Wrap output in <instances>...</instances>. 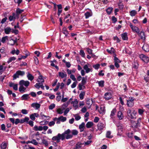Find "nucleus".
Masks as SVG:
<instances>
[{"label":"nucleus","instance_id":"423d86ee","mask_svg":"<svg viewBox=\"0 0 149 149\" xmlns=\"http://www.w3.org/2000/svg\"><path fill=\"white\" fill-rule=\"evenodd\" d=\"M133 101L134 99L133 97H129V100H127V106L130 107H133L134 105Z\"/></svg>","mask_w":149,"mask_h":149},{"label":"nucleus","instance_id":"6e6552de","mask_svg":"<svg viewBox=\"0 0 149 149\" xmlns=\"http://www.w3.org/2000/svg\"><path fill=\"white\" fill-rule=\"evenodd\" d=\"M84 69L85 70L86 73H88L90 72H92L93 71V69L92 68H88V65H85L83 67Z\"/></svg>","mask_w":149,"mask_h":149},{"label":"nucleus","instance_id":"393cba45","mask_svg":"<svg viewBox=\"0 0 149 149\" xmlns=\"http://www.w3.org/2000/svg\"><path fill=\"white\" fill-rule=\"evenodd\" d=\"M116 112V109L115 108L113 109L111 112V113L110 115V117L111 118H113V116L115 115Z\"/></svg>","mask_w":149,"mask_h":149},{"label":"nucleus","instance_id":"09e8293b","mask_svg":"<svg viewBox=\"0 0 149 149\" xmlns=\"http://www.w3.org/2000/svg\"><path fill=\"white\" fill-rule=\"evenodd\" d=\"M80 54L83 57L85 56V54L83 50H81L80 51Z\"/></svg>","mask_w":149,"mask_h":149},{"label":"nucleus","instance_id":"bb28decb","mask_svg":"<svg viewBox=\"0 0 149 149\" xmlns=\"http://www.w3.org/2000/svg\"><path fill=\"white\" fill-rule=\"evenodd\" d=\"M104 81L103 80H101L100 81H97L96 83L98 84L99 86L101 88H102L104 86Z\"/></svg>","mask_w":149,"mask_h":149},{"label":"nucleus","instance_id":"0eeeda50","mask_svg":"<svg viewBox=\"0 0 149 149\" xmlns=\"http://www.w3.org/2000/svg\"><path fill=\"white\" fill-rule=\"evenodd\" d=\"M30 84V82L28 81H25L23 80L20 81L19 82V84L20 86H24L26 87H28Z\"/></svg>","mask_w":149,"mask_h":149},{"label":"nucleus","instance_id":"c9c22d12","mask_svg":"<svg viewBox=\"0 0 149 149\" xmlns=\"http://www.w3.org/2000/svg\"><path fill=\"white\" fill-rule=\"evenodd\" d=\"M24 11V10L23 9H21L19 8H17L16 10V13L17 15H19L22 13Z\"/></svg>","mask_w":149,"mask_h":149},{"label":"nucleus","instance_id":"774afa93","mask_svg":"<svg viewBox=\"0 0 149 149\" xmlns=\"http://www.w3.org/2000/svg\"><path fill=\"white\" fill-rule=\"evenodd\" d=\"M70 109L68 108H67L64 112V115H65L69 111Z\"/></svg>","mask_w":149,"mask_h":149},{"label":"nucleus","instance_id":"5fc2aeb1","mask_svg":"<svg viewBox=\"0 0 149 149\" xmlns=\"http://www.w3.org/2000/svg\"><path fill=\"white\" fill-rule=\"evenodd\" d=\"M144 79L146 82H148L149 81V76L148 75L147 76H145L144 77Z\"/></svg>","mask_w":149,"mask_h":149},{"label":"nucleus","instance_id":"2f4dec72","mask_svg":"<svg viewBox=\"0 0 149 149\" xmlns=\"http://www.w3.org/2000/svg\"><path fill=\"white\" fill-rule=\"evenodd\" d=\"M7 145L6 143L3 142L1 145V149H6Z\"/></svg>","mask_w":149,"mask_h":149},{"label":"nucleus","instance_id":"e2e57ef3","mask_svg":"<svg viewBox=\"0 0 149 149\" xmlns=\"http://www.w3.org/2000/svg\"><path fill=\"white\" fill-rule=\"evenodd\" d=\"M34 122L32 120H30L27 123H28L31 127H33V126Z\"/></svg>","mask_w":149,"mask_h":149},{"label":"nucleus","instance_id":"2eb2a0df","mask_svg":"<svg viewBox=\"0 0 149 149\" xmlns=\"http://www.w3.org/2000/svg\"><path fill=\"white\" fill-rule=\"evenodd\" d=\"M141 121V119L140 118H139L137 120L136 123V122L135 121H133V122H134V123H135V125H134V126L135 128H137L138 127L140 126V122Z\"/></svg>","mask_w":149,"mask_h":149},{"label":"nucleus","instance_id":"4c0bfd02","mask_svg":"<svg viewBox=\"0 0 149 149\" xmlns=\"http://www.w3.org/2000/svg\"><path fill=\"white\" fill-rule=\"evenodd\" d=\"M11 29L10 27H7L4 29L5 33L6 34H8L11 31Z\"/></svg>","mask_w":149,"mask_h":149},{"label":"nucleus","instance_id":"4468645a","mask_svg":"<svg viewBox=\"0 0 149 149\" xmlns=\"http://www.w3.org/2000/svg\"><path fill=\"white\" fill-rule=\"evenodd\" d=\"M31 106L35 109H38L40 107V104L37 103H34L31 104Z\"/></svg>","mask_w":149,"mask_h":149},{"label":"nucleus","instance_id":"c03bdc74","mask_svg":"<svg viewBox=\"0 0 149 149\" xmlns=\"http://www.w3.org/2000/svg\"><path fill=\"white\" fill-rule=\"evenodd\" d=\"M85 95V93L84 92H81V93L79 95V97L80 99L81 100H83L84 98V96Z\"/></svg>","mask_w":149,"mask_h":149},{"label":"nucleus","instance_id":"c756f323","mask_svg":"<svg viewBox=\"0 0 149 149\" xmlns=\"http://www.w3.org/2000/svg\"><path fill=\"white\" fill-rule=\"evenodd\" d=\"M62 31L63 33L65 35V36L66 37L68 36V33L67 30V28L66 27H64L63 28Z\"/></svg>","mask_w":149,"mask_h":149},{"label":"nucleus","instance_id":"6ab92c4d","mask_svg":"<svg viewBox=\"0 0 149 149\" xmlns=\"http://www.w3.org/2000/svg\"><path fill=\"white\" fill-rule=\"evenodd\" d=\"M84 144L80 142H78L76 145L73 148V149H79L81 147V146Z\"/></svg>","mask_w":149,"mask_h":149},{"label":"nucleus","instance_id":"72a5a7b5","mask_svg":"<svg viewBox=\"0 0 149 149\" xmlns=\"http://www.w3.org/2000/svg\"><path fill=\"white\" fill-rule=\"evenodd\" d=\"M29 94H25L22 95V100H27L29 97Z\"/></svg>","mask_w":149,"mask_h":149},{"label":"nucleus","instance_id":"aec40b11","mask_svg":"<svg viewBox=\"0 0 149 149\" xmlns=\"http://www.w3.org/2000/svg\"><path fill=\"white\" fill-rule=\"evenodd\" d=\"M58 74V76L61 77V78H66L67 74L65 72L64 73L63 72H59Z\"/></svg>","mask_w":149,"mask_h":149},{"label":"nucleus","instance_id":"37998d69","mask_svg":"<svg viewBox=\"0 0 149 149\" xmlns=\"http://www.w3.org/2000/svg\"><path fill=\"white\" fill-rule=\"evenodd\" d=\"M85 15L86 19L90 17L92 15L90 13L88 12H87L85 13Z\"/></svg>","mask_w":149,"mask_h":149},{"label":"nucleus","instance_id":"39448f33","mask_svg":"<svg viewBox=\"0 0 149 149\" xmlns=\"http://www.w3.org/2000/svg\"><path fill=\"white\" fill-rule=\"evenodd\" d=\"M106 124L105 123H103L100 122L98 123L97 125L98 129L99 130H102L105 129Z\"/></svg>","mask_w":149,"mask_h":149},{"label":"nucleus","instance_id":"dca6fc26","mask_svg":"<svg viewBox=\"0 0 149 149\" xmlns=\"http://www.w3.org/2000/svg\"><path fill=\"white\" fill-rule=\"evenodd\" d=\"M138 34L139 35V36L140 37V38L141 39H142L143 40H144L145 39L146 37L145 36V35L143 31H141L139 33H138Z\"/></svg>","mask_w":149,"mask_h":149},{"label":"nucleus","instance_id":"9d476101","mask_svg":"<svg viewBox=\"0 0 149 149\" xmlns=\"http://www.w3.org/2000/svg\"><path fill=\"white\" fill-rule=\"evenodd\" d=\"M117 127H118V131L117 135L120 136L122 134L123 128L121 124H119L118 125H117Z\"/></svg>","mask_w":149,"mask_h":149},{"label":"nucleus","instance_id":"603ef678","mask_svg":"<svg viewBox=\"0 0 149 149\" xmlns=\"http://www.w3.org/2000/svg\"><path fill=\"white\" fill-rule=\"evenodd\" d=\"M77 83V81H75L71 85V87L72 88H74L76 87V85Z\"/></svg>","mask_w":149,"mask_h":149},{"label":"nucleus","instance_id":"c85d7f7f","mask_svg":"<svg viewBox=\"0 0 149 149\" xmlns=\"http://www.w3.org/2000/svg\"><path fill=\"white\" fill-rule=\"evenodd\" d=\"M113 10V8L112 7H109L106 9V11L108 15H110L112 11Z\"/></svg>","mask_w":149,"mask_h":149},{"label":"nucleus","instance_id":"052dcab7","mask_svg":"<svg viewBox=\"0 0 149 149\" xmlns=\"http://www.w3.org/2000/svg\"><path fill=\"white\" fill-rule=\"evenodd\" d=\"M63 110H62L61 109L59 108L57 110V111L58 113L59 114H62L63 112Z\"/></svg>","mask_w":149,"mask_h":149},{"label":"nucleus","instance_id":"69168bd1","mask_svg":"<svg viewBox=\"0 0 149 149\" xmlns=\"http://www.w3.org/2000/svg\"><path fill=\"white\" fill-rule=\"evenodd\" d=\"M22 1V0H14L15 2L19 5Z\"/></svg>","mask_w":149,"mask_h":149},{"label":"nucleus","instance_id":"49530a36","mask_svg":"<svg viewBox=\"0 0 149 149\" xmlns=\"http://www.w3.org/2000/svg\"><path fill=\"white\" fill-rule=\"evenodd\" d=\"M78 131L77 130H73L72 131V135H77L78 134Z\"/></svg>","mask_w":149,"mask_h":149},{"label":"nucleus","instance_id":"a19ab883","mask_svg":"<svg viewBox=\"0 0 149 149\" xmlns=\"http://www.w3.org/2000/svg\"><path fill=\"white\" fill-rule=\"evenodd\" d=\"M0 52L3 54H6V51L5 47H2L1 49L0 50Z\"/></svg>","mask_w":149,"mask_h":149},{"label":"nucleus","instance_id":"4be33fe9","mask_svg":"<svg viewBox=\"0 0 149 149\" xmlns=\"http://www.w3.org/2000/svg\"><path fill=\"white\" fill-rule=\"evenodd\" d=\"M117 116L120 120H121L123 119L124 116L123 114L121 111H118L117 114Z\"/></svg>","mask_w":149,"mask_h":149},{"label":"nucleus","instance_id":"864d4df0","mask_svg":"<svg viewBox=\"0 0 149 149\" xmlns=\"http://www.w3.org/2000/svg\"><path fill=\"white\" fill-rule=\"evenodd\" d=\"M114 61L115 63H120L121 62V61H120L118 58L116 57H115L114 58Z\"/></svg>","mask_w":149,"mask_h":149},{"label":"nucleus","instance_id":"f704fd0d","mask_svg":"<svg viewBox=\"0 0 149 149\" xmlns=\"http://www.w3.org/2000/svg\"><path fill=\"white\" fill-rule=\"evenodd\" d=\"M130 15L132 16H135L137 14V12L135 10H133L130 12Z\"/></svg>","mask_w":149,"mask_h":149},{"label":"nucleus","instance_id":"13d9d810","mask_svg":"<svg viewBox=\"0 0 149 149\" xmlns=\"http://www.w3.org/2000/svg\"><path fill=\"white\" fill-rule=\"evenodd\" d=\"M70 78L74 81H77L76 80V78L73 74H71V75H70Z\"/></svg>","mask_w":149,"mask_h":149},{"label":"nucleus","instance_id":"b1692460","mask_svg":"<svg viewBox=\"0 0 149 149\" xmlns=\"http://www.w3.org/2000/svg\"><path fill=\"white\" fill-rule=\"evenodd\" d=\"M118 6L120 10H122L123 9L124 7V5L123 3H122V0H119L118 3Z\"/></svg>","mask_w":149,"mask_h":149},{"label":"nucleus","instance_id":"a18cd8bd","mask_svg":"<svg viewBox=\"0 0 149 149\" xmlns=\"http://www.w3.org/2000/svg\"><path fill=\"white\" fill-rule=\"evenodd\" d=\"M8 39V37L7 36H5L2 38L1 39V42L3 43H4Z\"/></svg>","mask_w":149,"mask_h":149},{"label":"nucleus","instance_id":"680f3d73","mask_svg":"<svg viewBox=\"0 0 149 149\" xmlns=\"http://www.w3.org/2000/svg\"><path fill=\"white\" fill-rule=\"evenodd\" d=\"M34 59L35 61V63L36 65L38 64H39V61L38 58L37 57L35 56L34 57Z\"/></svg>","mask_w":149,"mask_h":149},{"label":"nucleus","instance_id":"ea45409f","mask_svg":"<svg viewBox=\"0 0 149 149\" xmlns=\"http://www.w3.org/2000/svg\"><path fill=\"white\" fill-rule=\"evenodd\" d=\"M105 109L104 107H100V109L98 110V111L100 113L103 114L104 112Z\"/></svg>","mask_w":149,"mask_h":149},{"label":"nucleus","instance_id":"f257e3e1","mask_svg":"<svg viewBox=\"0 0 149 149\" xmlns=\"http://www.w3.org/2000/svg\"><path fill=\"white\" fill-rule=\"evenodd\" d=\"M68 133V131L64 132L62 134L58 133L56 136H53L52 139L53 141H56L57 142H60V139L63 140L65 138V134H67Z\"/></svg>","mask_w":149,"mask_h":149},{"label":"nucleus","instance_id":"1a4fd4ad","mask_svg":"<svg viewBox=\"0 0 149 149\" xmlns=\"http://www.w3.org/2000/svg\"><path fill=\"white\" fill-rule=\"evenodd\" d=\"M127 114L128 116L131 119H135L136 118L135 114L132 113V111L130 109H129L127 111Z\"/></svg>","mask_w":149,"mask_h":149},{"label":"nucleus","instance_id":"f03ea898","mask_svg":"<svg viewBox=\"0 0 149 149\" xmlns=\"http://www.w3.org/2000/svg\"><path fill=\"white\" fill-rule=\"evenodd\" d=\"M86 77L87 76H86L85 78L84 77H83L82 78L81 83L79 84L78 85V87L79 90H81L84 89L82 88V87H83L84 88H85V86L84 85L86 84Z\"/></svg>","mask_w":149,"mask_h":149},{"label":"nucleus","instance_id":"79ce46f5","mask_svg":"<svg viewBox=\"0 0 149 149\" xmlns=\"http://www.w3.org/2000/svg\"><path fill=\"white\" fill-rule=\"evenodd\" d=\"M111 132L110 131H108L106 133V137L109 138H112L113 136L111 135Z\"/></svg>","mask_w":149,"mask_h":149},{"label":"nucleus","instance_id":"473e14b6","mask_svg":"<svg viewBox=\"0 0 149 149\" xmlns=\"http://www.w3.org/2000/svg\"><path fill=\"white\" fill-rule=\"evenodd\" d=\"M26 90V88L22 86H20L19 88V91L22 93L24 92Z\"/></svg>","mask_w":149,"mask_h":149},{"label":"nucleus","instance_id":"a878e982","mask_svg":"<svg viewBox=\"0 0 149 149\" xmlns=\"http://www.w3.org/2000/svg\"><path fill=\"white\" fill-rule=\"evenodd\" d=\"M93 123L92 122H88L86 124V127L88 128H91L93 125Z\"/></svg>","mask_w":149,"mask_h":149},{"label":"nucleus","instance_id":"7c9ffc66","mask_svg":"<svg viewBox=\"0 0 149 149\" xmlns=\"http://www.w3.org/2000/svg\"><path fill=\"white\" fill-rule=\"evenodd\" d=\"M37 81L39 83H42L44 82V80L43 78L42 77V75H41L39 76L38 78L37 79Z\"/></svg>","mask_w":149,"mask_h":149},{"label":"nucleus","instance_id":"58836bf2","mask_svg":"<svg viewBox=\"0 0 149 149\" xmlns=\"http://www.w3.org/2000/svg\"><path fill=\"white\" fill-rule=\"evenodd\" d=\"M58 120H60L62 122H64L66 120V118L64 117L63 116H61L58 118Z\"/></svg>","mask_w":149,"mask_h":149},{"label":"nucleus","instance_id":"ddd939ff","mask_svg":"<svg viewBox=\"0 0 149 149\" xmlns=\"http://www.w3.org/2000/svg\"><path fill=\"white\" fill-rule=\"evenodd\" d=\"M130 26L132 30L138 33L139 32V29L138 27L136 26H133L131 23L130 24Z\"/></svg>","mask_w":149,"mask_h":149},{"label":"nucleus","instance_id":"4d7b16f0","mask_svg":"<svg viewBox=\"0 0 149 149\" xmlns=\"http://www.w3.org/2000/svg\"><path fill=\"white\" fill-rule=\"evenodd\" d=\"M77 102H75L72 101L71 102V104H73V106L75 108H77L78 107V106L77 105Z\"/></svg>","mask_w":149,"mask_h":149},{"label":"nucleus","instance_id":"e433bc0d","mask_svg":"<svg viewBox=\"0 0 149 149\" xmlns=\"http://www.w3.org/2000/svg\"><path fill=\"white\" fill-rule=\"evenodd\" d=\"M16 59L15 57L13 56L11 57L8 59V60L7 61V63H9L10 62H11L12 61H15Z\"/></svg>","mask_w":149,"mask_h":149},{"label":"nucleus","instance_id":"5701e85b","mask_svg":"<svg viewBox=\"0 0 149 149\" xmlns=\"http://www.w3.org/2000/svg\"><path fill=\"white\" fill-rule=\"evenodd\" d=\"M27 74V77L29 80L32 81L34 77L32 74L30 73L29 72H28Z\"/></svg>","mask_w":149,"mask_h":149},{"label":"nucleus","instance_id":"9b49d317","mask_svg":"<svg viewBox=\"0 0 149 149\" xmlns=\"http://www.w3.org/2000/svg\"><path fill=\"white\" fill-rule=\"evenodd\" d=\"M142 49L145 52H149V45L145 43L142 47Z\"/></svg>","mask_w":149,"mask_h":149},{"label":"nucleus","instance_id":"f3484780","mask_svg":"<svg viewBox=\"0 0 149 149\" xmlns=\"http://www.w3.org/2000/svg\"><path fill=\"white\" fill-rule=\"evenodd\" d=\"M111 95L110 93H106L104 94V98L106 100H108L111 98Z\"/></svg>","mask_w":149,"mask_h":149},{"label":"nucleus","instance_id":"6e6d98bb","mask_svg":"<svg viewBox=\"0 0 149 149\" xmlns=\"http://www.w3.org/2000/svg\"><path fill=\"white\" fill-rule=\"evenodd\" d=\"M31 143H32L35 145H38V143L36 140L35 139H33L31 141Z\"/></svg>","mask_w":149,"mask_h":149},{"label":"nucleus","instance_id":"412c9836","mask_svg":"<svg viewBox=\"0 0 149 149\" xmlns=\"http://www.w3.org/2000/svg\"><path fill=\"white\" fill-rule=\"evenodd\" d=\"M127 35V33L126 32L124 33L121 34V37L123 40H128V38Z\"/></svg>","mask_w":149,"mask_h":149},{"label":"nucleus","instance_id":"20e7f679","mask_svg":"<svg viewBox=\"0 0 149 149\" xmlns=\"http://www.w3.org/2000/svg\"><path fill=\"white\" fill-rule=\"evenodd\" d=\"M139 57L143 61L146 63H147L149 61V57L143 54H142L140 55Z\"/></svg>","mask_w":149,"mask_h":149},{"label":"nucleus","instance_id":"f8f14e48","mask_svg":"<svg viewBox=\"0 0 149 149\" xmlns=\"http://www.w3.org/2000/svg\"><path fill=\"white\" fill-rule=\"evenodd\" d=\"M39 117V115L37 113H34L30 115V118L33 120H34L35 117L38 118Z\"/></svg>","mask_w":149,"mask_h":149},{"label":"nucleus","instance_id":"338daca9","mask_svg":"<svg viewBox=\"0 0 149 149\" xmlns=\"http://www.w3.org/2000/svg\"><path fill=\"white\" fill-rule=\"evenodd\" d=\"M21 112L24 114H26L28 113L27 110L25 109H22L21 111Z\"/></svg>","mask_w":149,"mask_h":149},{"label":"nucleus","instance_id":"a211bd4d","mask_svg":"<svg viewBox=\"0 0 149 149\" xmlns=\"http://www.w3.org/2000/svg\"><path fill=\"white\" fill-rule=\"evenodd\" d=\"M67 131H68V133L67 134H65V138H66L67 139L72 138L73 136L72 135L69 134L71 132L70 129H68L65 132H66Z\"/></svg>","mask_w":149,"mask_h":149},{"label":"nucleus","instance_id":"8fccbe9b","mask_svg":"<svg viewBox=\"0 0 149 149\" xmlns=\"http://www.w3.org/2000/svg\"><path fill=\"white\" fill-rule=\"evenodd\" d=\"M42 143L45 145L46 146H47L48 145V143L47 141L45 139H43L42 140Z\"/></svg>","mask_w":149,"mask_h":149},{"label":"nucleus","instance_id":"cd10ccee","mask_svg":"<svg viewBox=\"0 0 149 149\" xmlns=\"http://www.w3.org/2000/svg\"><path fill=\"white\" fill-rule=\"evenodd\" d=\"M33 130L36 131H42V126H39L38 127L37 125H35L33 128Z\"/></svg>","mask_w":149,"mask_h":149},{"label":"nucleus","instance_id":"0e129e2a","mask_svg":"<svg viewBox=\"0 0 149 149\" xmlns=\"http://www.w3.org/2000/svg\"><path fill=\"white\" fill-rule=\"evenodd\" d=\"M113 38L114 40H116L117 41V42H119L120 41V40L119 39V38L117 36L114 37Z\"/></svg>","mask_w":149,"mask_h":149},{"label":"nucleus","instance_id":"3c124183","mask_svg":"<svg viewBox=\"0 0 149 149\" xmlns=\"http://www.w3.org/2000/svg\"><path fill=\"white\" fill-rule=\"evenodd\" d=\"M100 65L99 64H97L93 65V67L96 70H97L100 67Z\"/></svg>","mask_w":149,"mask_h":149},{"label":"nucleus","instance_id":"bf43d9fd","mask_svg":"<svg viewBox=\"0 0 149 149\" xmlns=\"http://www.w3.org/2000/svg\"><path fill=\"white\" fill-rule=\"evenodd\" d=\"M55 104H52L49 107V109H52L55 107Z\"/></svg>","mask_w":149,"mask_h":149},{"label":"nucleus","instance_id":"7ed1b4c3","mask_svg":"<svg viewBox=\"0 0 149 149\" xmlns=\"http://www.w3.org/2000/svg\"><path fill=\"white\" fill-rule=\"evenodd\" d=\"M25 74V72L24 71L18 70L13 75V80L19 77V76H23Z\"/></svg>","mask_w":149,"mask_h":149},{"label":"nucleus","instance_id":"de8ad7c7","mask_svg":"<svg viewBox=\"0 0 149 149\" xmlns=\"http://www.w3.org/2000/svg\"><path fill=\"white\" fill-rule=\"evenodd\" d=\"M85 124L84 122H83L79 126V128L80 129H84Z\"/></svg>","mask_w":149,"mask_h":149}]
</instances>
